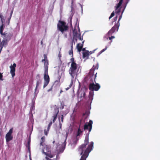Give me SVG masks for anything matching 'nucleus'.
<instances>
[{
    "instance_id": "nucleus-1",
    "label": "nucleus",
    "mask_w": 160,
    "mask_h": 160,
    "mask_svg": "<svg viewBox=\"0 0 160 160\" xmlns=\"http://www.w3.org/2000/svg\"><path fill=\"white\" fill-rule=\"evenodd\" d=\"M89 143L88 136H86L84 141V143L82 144L79 147L78 151L82 155L80 160H86L88 157L89 153L92 149L93 147V142H91L86 148Z\"/></svg>"
},
{
    "instance_id": "nucleus-2",
    "label": "nucleus",
    "mask_w": 160,
    "mask_h": 160,
    "mask_svg": "<svg viewBox=\"0 0 160 160\" xmlns=\"http://www.w3.org/2000/svg\"><path fill=\"white\" fill-rule=\"evenodd\" d=\"M78 64L71 65L69 72V74L71 75L72 79H74V78L77 77L78 72L79 70L78 68Z\"/></svg>"
},
{
    "instance_id": "nucleus-3",
    "label": "nucleus",
    "mask_w": 160,
    "mask_h": 160,
    "mask_svg": "<svg viewBox=\"0 0 160 160\" xmlns=\"http://www.w3.org/2000/svg\"><path fill=\"white\" fill-rule=\"evenodd\" d=\"M57 28L58 30L63 33L68 30V27L66 22L59 20L57 24Z\"/></svg>"
},
{
    "instance_id": "nucleus-4",
    "label": "nucleus",
    "mask_w": 160,
    "mask_h": 160,
    "mask_svg": "<svg viewBox=\"0 0 160 160\" xmlns=\"http://www.w3.org/2000/svg\"><path fill=\"white\" fill-rule=\"evenodd\" d=\"M44 70L43 88H45L48 85L50 82V78L48 74V67L47 66V64L44 68Z\"/></svg>"
},
{
    "instance_id": "nucleus-5",
    "label": "nucleus",
    "mask_w": 160,
    "mask_h": 160,
    "mask_svg": "<svg viewBox=\"0 0 160 160\" xmlns=\"http://www.w3.org/2000/svg\"><path fill=\"white\" fill-rule=\"evenodd\" d=\"M98 64L97 63L95 65H93L92 68L90 70V72L89 73V75L91 77H93L94 78V81L95 82V79L97 77V72H96L95 75L94 71L95 70H98Z\"/></svg>"
},
{
    "instance_id": "nucleus-6",
    "label": "nucleus",
    "mask_w": 160,
    "mask_h": 160,
    "mask_svg": "<svg viewBox=\"0 0 160 160\" xmlns=\"http://www.w3.org/2000/svg\"><path fill=\"white\" fill-rule=\"evenodd\" d=\"M100 88V86L99 84L96 83L95 84L94 83H90L88 87L89 89L92 91H98Z\"/></svg>"
},
{
    "instance_id": "nucleus-7",
    "label": "nucleus",
    "mask_w": 160,
    "mask_h": 160,
    "mask_svg": "<svg viewBox=\"0 0 160 160\" xmlns=\"http://www.w3.org/2000/svg\"><path fill=\"white\" fill-rule=\"evenodd\" d=\"M13 128H12L10 129L8 132L6 134L5 136L6 142H9L13 139V137L12 135L13 133Z\"/></svg>"
},
{
    "instance_id": "nucleus-8",
    "label": "nucleus",
    "mask_w": 160,
    "mask_h": 160,
    "mask_svg": "<svg viewBox=\"0 0 160 160\" xmlns=\"http://www.w3.org/2000/svg\"><path fill=\"white\" fill-rule=\"evenodd\" d=\"M124 9L123 10V11L122 12L121 15L119 16V19L117 22V23H116L114 26H113L111 29L114 32H115L116 31H118V29L119 27L120 26L119 21L122 18V14L123 12Z\"/></svg>"
},
{
    "instance_id": "nucleus-9",
    "label": "nucleus",
    "mask_w": 160,
    "mask_h": 160,
    "mask_svg": "<svg viewBox=\"0 0 160 160\" xmlns=\"http://www.w3.org/2000/svg\"><path fill=\"white\" fill-rule=\"evenodd\" d=\"M92 121L91 120H89L88 124H86L84 125L83 128L84 130L85 131L86 130H88L89 132L92 129Z\"/></svg>"
},
{
    "instance_id": "nucleus-10",
    "label": "nucleus",
    "mask_w": 160,
    "mask_h": 160,
    "mask_svg": "<svg viewBox=\"0 0 160 160\" xmlns=\"http://www.w3.org/2000/svg\"><path fill=\"white\" fill-rule=\"evenodd\" d=\"M77 27V28L78 29V30L79 32L80 31V30L79 29V27L78 25L77 26V24L75 25L74 27V29L73 30V38H74L75 40L77 41V38L79 37V34H78L77 30L76 29V28Z\"/></svg>"
},
{
    "instance_id": "nucleus-11",
    "label": "nucleus",
    "mask_w": 160,
    "mask_h": 160,
    "mask_svg": "<svg viewBox=\"0 0 160 160\" xmlns=\"http://www.w3.org/2000/svg\"><path fill=\"white\" fill-rule=\"evenodd\" d=\"M123 0H120L119 3L115 7V13L118 15L120 14L121 12V7L120 6L122 4Z\"/></svg>"
},
{
    "instance_id": "nucleus-12",
    "label": "nucleus",
    "mask_w": 160,
    "mask_h": 160,
    "mask_svg": "<svg viewBox=\"0 0 160 160\" xmlns=\"http://www.w3.org/2000/svg\"><path fill=\"white\" fill-rule=\"evenodd\" d=\"M16 67V65L15 63H14L12 65H11L10 67V73L12 77H13L15 75V68Z\"/></svg>"
},
{
    "instance_id": "nucleus-13",
    "label": "nucleus",
    "mask_w": 160,
    "mask_h": 160,
    "mask_svg": "<svg viewBox=\"0 0 160 160\" xmlns=\"http://www.w3.org/2000/svg\"><path fill=\"white\" fill-rule=\"evenodd\" d=\"M54 111H55V113L53 115V120H52V122L53 123H54L57 117V115L59 113V109L58 108H56L54 109Z\"/></svg>"
},
{
    "instance_id": "nucleus-14",
    "label": "nucleus",
    "mask_w": 160,
    "mask_h": 160,
    "mask_svg": "<svg viewBox=\"0 0 160 160\" xmlns=\"http://www.w3.org/2000/svg\"><path fill=\"white\" fill-rule=\"evenodd\" d=\"M43 152L46 155L45 158L47 160H52V159H50L49 157L51 158L54 157V155L52 154L51 153L45 152L43 150Z\"/></svg>"
},
{
    "instance_id": "nucleus-15",
    "label": "nucleus",
    "mask_w": 160,
    "mask_h": 160,
    "mask_svg": "<svg viewBox=\"0 0 160 160\" xmlns=\"http://www.w3.org/2000/svg\"><path fill=\"white\" fill-rule=\"evenodd\" d=\"M5 28V25L4 23H2L0 26V33L2 35H5L6 34L5 32L3 33V29Z\"/></svg>"
},
{
    "instance_id": "nucleus-16",
    "label": "nucleus",
    "mask_w": 160,
    "mask_h": 160,
    "mask_svg": "<svg viewBox=\"0 0 160 160\" xmlns=\"http://www.w3.org/2000/svg\"><path fill=\"white\" fill-rule=\"evenodd\" d=\"M84 41H83L82 42V44L79 43L77 44V48L78 49V52H80L82 50V48L83 46V44Z\"/></svg>"
},
{
    "instance_id": "nucleus-17",
    "label": "nucleus",
    "mask_w": 160,
    "mask_h": 160,
    "mask_svg": "<svg viewBox=\"0 0 160 160\" xmlns=\"http://www.w3.org/2000/svg\"><path fill=\"white\" fill-rule=\"evenodd\" d=\"M90 52H89L88 51H86L85 52L82 53V58H86V59H88V57L90 54Z\"/></svg>"
},
{
    "instance_id": "nucleus-18",
    "label": "nucleus",
    "mask_w": 160,
    "mask_h": 160,
    "mask_svg": "<svg viewBox=\"0 0 160 160\" xmlns=\"http://www.w3.org/2000/svg\"><path fill=\"white\" fill-rule=\"evenodd\" d=\"M42 83V80H37V83H36V85L34 93L36 94V93H37L38 92H37V90L38 89V87L39 85L41 84Z\"/></svg>"
},
{
    "instance_id": "nucleus-19",
    "label": "nucleus",
    "mask_w": 160,
    "mask_h": 160,
    "mask_svg": "<svg viewBox=\"0 0 160 160\" xmlns=\"http://www.w3.org/2000/svg\"><path fill=\"white\" fill-rule=\"evenodd\" d=\"M47 58V57L46 55L45 54H44V59H42V62H43L44 61V68H45V67L46 64H47V66L48 67V60L46 59Z\"/></svg>"
},
{
    "instance_id": "nucleus-20",
    "label": "nucleus",
    "mask_w": 160,
    "mask_h": 160,
    "mask_svg": "<svg viewBox=\"0 0 160 160\" xmlns=\"http://www.w3.org/2000/svg\"><path fill=\"white\" fill-rule=\"evenodd\" d=\"M115 38V37L114 36H111L110 37V36H106L104 37V39H106L107 40H108V38H109V40L111 41L110 43L112 42V39L114 38Z\"/></svg>"
},
{
    "instance_id": "nucleus-21",
    "label": "nucleus",
    "mask_w": 160,
    "mask_h": 160,
    "mask_svg": "<svg viewBox=\"0 0 160 160\" xmlns=\"http://www.w3.org/2000/svg\"><path fill=\"white\" fill-rule=\"evenodd\" d=\"M12 35L10 34H8L5 36V38H3L5 40H6L7 41H9L11 39Z\"/></svg>"
},
{
    "instance_id": "nucleus-22",
    "label": "nucleus",
    "mask_w": 160,
    "mask_h": 160,
    "mask_svg": "<svg viewBox=\"0 0 160 160\" xmlns=\"http://www.w3.org/2000/svg\"><path fill=\"white\" fill-rule=\"evenodd\" d=\"M0 18L2 23H4L5 22V19L4 18V16L2 15V13H0Z\"/></svg>"
},
{
    "instance_id": "nucleus-23",
    "label": "nucleus",
    "mask_w": 160,
    "mask_h": 160,
    "mask_svg": "<svg viewBox=\"0 0 160 160\" xmlns=\"http://www.w3.org/2000/svg\"><path fill=\"white\" fill-rule=\"evenodd\" d=\"M8 41H7L6 40L3 39L2 42V46H6L8 44Z\"/></svg>"
},
{
    "instance_id": "nucleus-24",
    "label": "nucleus",
    "mask_w": 160,
    "mask_h": 160,
    "mask_svg": "<svg viewBox=\"0 0 160 160\" xmlns=\"http://www.w3.org/2000/svg\"><path fill=\"white\" fill-rule=\"evenodd\" d=\"M80 125L79 127L78 130L77 134V136H79L83 132V131H82L80 128Z\"/></svg>"
},
{
    "instance_id": "nucleus-25",
    "label": "nucleus",
    "mask_w": 160,
    "mask_h": 160,
    "mask_svg": "<svg viewBox=\"0 0 160 160\" xmlns=\"http://www.w3.org/2000/svg\"><path fill=\"white\" fill-rule=\"evenodd\" d=\"M114 32L110 29L106 34V36H111Z\"/></svg>"
},
{
    "instance_id": "nucleus-26",
    "label": "nucleus",
    "mask_w": 160,
    "mask_h": 160,
    "mask_svg": "<svg viewBox=\"0 0 160 160\" xmlns=\"http://www.w3.org/2000/svg\"><path fill=\"white\" fill-rule=\"evenodd\" d=\"M45 141V137L44 136L42 137L41 138V141L40 143V146H43V143Z\"/></svg>"
},
{
    "instance_id": "nucleus-27",
    "label": "nucleus",
    "mask_w": 160,
    "mask_h": 160,
    "mask_svg": "<svg viewBox=\"0 0 160 160\" xmlns=\"http://www.w3.org/2000/svg\"><path fill=\"white\" fill-rule=\"evenodd\" d=\"M70 60L71 61V65H77V64L76 63L75 61H74V59L73 58V57H72L70 59Z\"/></svg>"
},
{
    "instance_id": "nucleus-28",
    "label": "nucleus",
    "mask_w": 160,
    "mask_h": 160,
    "mask_svg": "<svg viewBox=\"0 0 160 160\" xmlns=\"http://www.w3.org/2000/svg\"><path fill=\"white\" fill-rule=\"evenodd\" d=\"M93 93L89 92V99L92 100L93 99Z\"/></svg>"
},
{
    "instance_id": "nucleus-29",
    "label": "nucleus",
    "mask_w": 160,
    "mask_h": 160,
    "mask_svg": "<svg viewBox=\"0 0 160 160\" xmlns=\"http://www.w3.org/2000/svg\"><path fill=\"white\" fill-rule=\"evenodd\" d=\"M108 47L106 46L105 47V48L102 50H101L98 53V55H100V54H101L102 52H104V51H105L107 48Z\"/></svg>"
},
{
    "instance_id": "nucleus-30",
    "label": "nucleus",
    "mask_w": 160,
    "mask_h": 160,
    "mask_svg": "<svg viewBox=\"0 0 160 160\" xmlns=\"http://www.w3.org/2000/svg\"><path fill=\"white\" fill-rule=\"evenodd\" d=\"M52 121H51L49 124H48V131H49L50 128V126H51V125H52Z\"/></svg>"
},
{
    "instance_id": "nucleus-31",
    "label": "nucleus",
    "mask_w": 160,
    "mask_h": 160,
    "mask_svg": "<svg viewBox=\"0 0 160 160\" xmlns=\"http://www.w3.org/2000/svg\"><path fill=\"white\" fill-rule=\"evenodd\" d=\"M11 16H12V14H11V15H10V18L8 19V21L6 22L8 25H9V23H10V19H11Z\"/></svg>"
},
{
    "instance_id": "nucleus-32",
    "label": "nucleus",
    "mask_w": 160,
    "mask_h": 160,
    "mask_svg": "<svg viewBox=\"0 0 160 160\" xmlns=\"http://www.w3.org/2000/svg\"><path fill=\"white\" fill-rule=\"evenodd\" d=\"M69 55H72V57H73V52L72 50H71L69 51Z\"/></svg>"
},
{
    "instance_id": "nucleus-33",
    "label": "nucleus",
    "mask_w": 160,
    "mask_h": 160,
    "mask_svg": "<svg viewBox=\"0 0 160 160\" xmlns=\"http://www.w3.org/2000/svg\"><path fill=\"white\" fill-rule=\"evenodd\" d=\"M2 73L0 72V80L3 81V75Z\"/></svg>"
},
{
    "instance_id": "nucleus-34",
    "label": "nucleus",
    "mask_w": 160,
    "mask_h": 160,
    "mask_svg": "<svg viewBox=\"0 0 160 160\" xmlns=\"http://www.w3.org/2000/svg\"><path fill=\"white\" fill-rule=\"evenodd\" d=\"M114 15V12H112V13L111 14V15L109 17V19H110L111 18H112L113 17Z\"/></svg>"
},
{
    "instance_id": "nucleus-35",
    "label": "nucleus",
    "mask_w": 160,
    "mask_h": 160,
    "mask_svg": "<svg viewBox=\"0 0 160 160\" xmlns=\"http://www.w3.org/2000/svg\"><path fill=\"white\" fill-rule=\"evenodd\" d=\"M30 141H28V149H30Z\"/></svg>"
},
{
    "instance_id": "nucleus-36",
    "label": "nucleus",
    "mask_w": 160,
    "mask_h": 160,
    "mask_svg": "<svg viewBox=\"0 0 160 160\" xmlns=\"http://www.w3.org/2000/svg\"><path fill=\"white\" fill-rule=\"evenodd\" d=\"M61 50V48H60V51L59 52L58 54V57L60 59V58L62 57V55H61V52H60Z\"/></svg>"
},
{
    "instance_id": "nucleus-37",
    "label": "nucleus",
    "mask_w": 160,
    "mask_h": 160,
    "mask_svg": "<svg viewBox=\"0 0 160 160\" xmlns=\"http://www.w3.org/2000/svg\"><path fill=\"white\" fill-rule=\"evenodd\" d=\"M36 78L37 79V80H41L40 79V75L39 74H37L36 75Z\"/></svg>"
},
{
    "instance_id": "nucleus-38",
    "label": "nucleus",
    "mask_w": 160,
    "mask_h": 160,
    "mask_svg": "<svg viewBox=\"0 0 160 160\" xmlns=\"http://www.w3.org/2000/svg\"><path fill=\"white\" fill-rule=\"evenodd\" d=\"M85 92H84L81 94V96L82 97H84L85 96Z\"/></svg>"
},
{
    "instance_id": "nucleus-39",
    "label": "nucleus",
    "mask_w": 160,
    "mask_h": 160,
    "mask_svg": "<svg viewBox=\"0 0 160 160\" xmlns=\"http://www.w3.org/2000/svg\"><path fill=\"white\" fill-rule=\"evenodd\" d=\"M48 131H48V130H46V129L44 130V134L45 135H47Z\"/></svg>"
},
{
    "instance_id": "nucleus-40",
    "label": "nucleus",
    "mask_w": 160,
    "mask_h": 160,
    "mask_svg": "<svg viewBox=\"0 0 160 160\" xmlns=\"http://www.w3.org/2000/svg\"><path fill=\"white\" fill-rule=\"evenodd\" d=\"M78 38L80 40H83L82 37H81V35L79 34V37Z\"/></svg>"
},
{
    "instance_id": "nucleus-41",
    "label": "nucleus",
    "mask_w": 160,
    "mask_h": 160,
    "mask_svg": "<svg viewBox=\"0 0 160 160\" xmlns=\"http://www.w3.org/2000/svg\"><path fill=\"white\" fill-rule=\"evenodd\" d=\"M61 76H60V75H58V80H56L55 82H60V78H61Z\"/></svg>"
},
{
    "instance_id": "nucleus-42",
    "label": "nucleus",
    "mask_w": 160,
    "mask_h": 160,
    "mask_svg": "<svg viewBox=\"0 0 160 160\" xmlns=\"http://www.w3.org/2000/svg\"><path fill=\"white\" fill-rule=\"evenodd\" d=\"M72 82L70 84V85H69V87L67 88H66V90H68L69 88H70L72 86Z\"/></svg>"
},
{
    "instance_id": "nucleus-43",
    "label": "nucleus",
    "mask_w": 160,
    "mask_h": 160,
    "mask_svg": "<svg viewBox=\"0 0 160 160\" xmlns=\"http://www.w3.org/2000/svg\"><path fill=\"white\" fill-rule=\"evenodd\" d=\"M63 115H61V122H63Z\"/></svg>"
},
{
    "instance_id": "nucleus-44",
    "label": "nucleus",
    "mask_w": 160,
    "mask_h": 160,
    "mask_svg": "<svg viewBox=\"0 0 160 160\" xmlns=\"http://www.w3.org/2000/svg\"><path fill=\"white\" fill-rule=\"evenodd\" d=\"M59 126H60V128L61 129H62V123L60 122L59 118Z\"/></svg>"
},
{
    "instance_id": "nucleus-45",
    "label": "nucleus",
    "mask_w": 160,
    "mask_h": 160,
    "mask_svg": "<svg viewBox=\"0 0 160 160\" xmlns=\"http://www.w3.org/2000/svg\"><path fill=\"white\" fill-rule=\"evenodd\" d=\"M118 18V16H116L114 19V21H116L117 20Z\"/></svg>"
},
{
    "instance_id": "nucleus-46",
    "label": "nucleus",
    "mask_w": 160,
    "mask_h": 160,
    "mask_svg": "<svg viewBox=\"0 0 160 160\" xmlns=\"http://www.w3.org/2000/svg\"><path fill=\"white\" fill-rule=\"evenodd\" d=\"M75 0H72L71 4L72 7L73 5V2L75 1Z\"/></svg>"
},
{
    "instance_id": "nucleus-47",
    "label": "nucleus",
    "mask_w": 160,
    "mask_h": 160,
    "mask_svg": "<svg viewBox=\"0 0 160 160\" xmlns=\"http://www.w3.org/2000/svg\"><path fill=\"white\" fill-rule=\"evenodd\" d=\"M52 87H53V86H52V87L51 88L48 90V92H49L51 91H52Z\"/></svg>"
},
{
    "instance_id": "nucleus-48",
    "label": "nucleus",
    "mask_w": 160,
    "mask_h": 160,
    "mask_svg": "<svg viewBox=\"0 0 160 160\" xmlns=\"http://www.w3.org/2000/svg\"><path fill=\"white\" fill-rule=\"evenodd\" d=\"M73 45L72 44V45L71 46V50H73Z\"/></svg>"
},
{
    "instance_id": "nucleus-49",
    "label": "nucleus",
    "mask_w": 160,
    "mask_h": 160,
    "mask_svg": "<svg viewBox=\"0 0 160 160\" xmlns=\"http://www.w3.org/2000/svg\"><path fill=\"white\" fill-rule=\"evenodd\" d=\"M82 51H85V48H82Z\"/></svg>"
},
{
    "instance_id": "nucleus-50",
    "label": "nucleus",
    "mask_w": 160,
    "mask_h": 160,
    "mask_svg": "<svg viewBox=\"0 0 160 160\" xmlns=\"http://www.w3.org/2000/svg\"><path fill=\"white\" fill-rule=\"evenodd\" d=\"M55 142V141L54 140L52 142V143L53 144H54Z\"/></svg>"
},
{
    "instance_id": "nucleus-51",
    "label": "nucleus",
    "mask_w": 160,
    "mask_h": 160,
    "mask_svg": "<svg viewBox=\"0 0 160 160\" xmlns=\"http://www.w3.org/2000/svg\"><path fill=\"white\" fill-rule=\"evenodd\" d=\"M63 92V91L62 90H61V91H60V93H61Z\"/></svg>"
},
{
    "instance_id": "nucleus-52",
    "label": "nucleus",
    "mask_w": 160,
    "mask_h": 160,
    "mask_svg": "<svg viewBox=\"0 0 160 160\" xmlns=\"http://www.w3.org/2000/svg\"><path fill=\"white\" fill-rule=\"evenodd\" d=\"M3 47V46H2V47H1V49H0V51H1L2 50V47Z\"/></svg>"
},
{
    "instance_id": "nucleus-53",
    "label": "nucleus",
    "mask_w": 160,
    "mask_h": 160,
    "mask_svg": "<svg viewBox=\"0 0 160 160\" xmlns=\"http://www.w3.org/2000/svg\"><path fill=\"white\" fill-rule=\"evenodd\" d=\"M30 160H32L31 158V157H30Z\"/></svg>"
},
{
    "instance_id": "nucleus-54",
    "label": "nucleus",
    "mask_w": 160,
    "mask_h": 160,
    "mask_svg": "<svg viewBox=\"0 0 160 160\" xmlns=\"http://www.w3.org/2000/svg\"><path fill=\"white\" fill-rule=\"evenodd\" d=\"M63 108V106L62 108V109Z\"/></svg>"
},
{
    "instance_id": "nucleus-55",
    "label": "nucleus",
    "mask_w": 160,
    "mask_h": 160,
    "mask_svg": "<svg viewBox=\"0 0 160 160\" xmlns=\"http://www.w3.org/2000/svg\"><path fill=\"white\" fill-rule=\"evenodd\" d=\"M54 160H57L56 159H53Z\"/></svg>"
},
{
    "instance_id": "nucleus-56",
    "label": "nucleus",
    "mask_w": 160,
    "mask_h": 160,
    "mask_svg": "<svg viewBox=\"0 0 160 160\" xmlns=\"http://www.w3.org/2000/svg\"><path fill=\"white\" fill-rule=\"evenodd\" d=\"M42 41L41 42V43L42 44Z\"/></svg>"
}]
</instances>
